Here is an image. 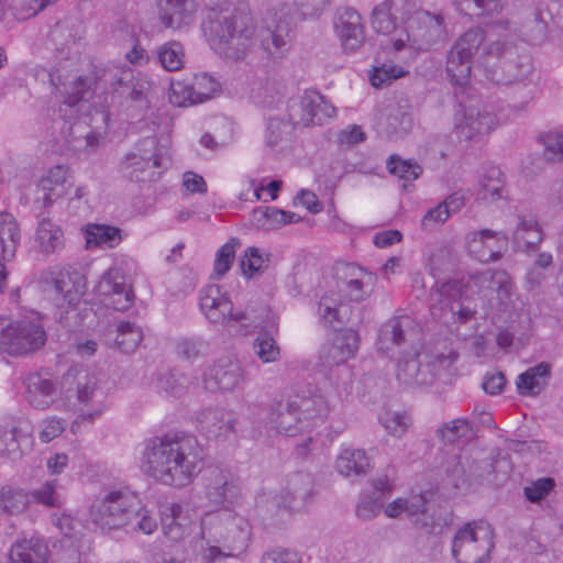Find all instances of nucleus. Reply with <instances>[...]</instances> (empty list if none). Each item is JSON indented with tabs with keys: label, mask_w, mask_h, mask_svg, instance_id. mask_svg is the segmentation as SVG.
<instances>
[{
	"label": "nucleus",
	"mask_w": 563,
	"mask_h": 563,
	"mask_svg": "<svg viewBox=\"0 0 563 563\" xmlns=\"http://www.w3.org/2000/svg\"><path fill=\"white\" fill-rule=\"evenodd\" d=\"M313 492V478L309 473L295 472L287 476L285 486L279 495L272 492H262L256 497V507L272 510L274 508H287L297 510L311 497Z\"/></svg>",
	"instance_id": "obj_11"
},
{
	"label": "nucleus",
	"mask_w": 563,
	"mask_h": 563,
	"mask_svg": "<svg viewBox=\"0 0 563 563\" xmlns=\"http://www.w3.org/2000/svg\"><path fill=\"white\" fill-rule=\"evenodd\" d=\"M129 263L132 261L125 256L115 258L114 264L100 276L96 285V292L109 298L113 309L118 311L128 310L135 300L132 280L124 269Z\"/></svg>",
	"instance_id": "obj_14"
},
{
	"label": "nucleus",
	"mask_w": 563,
	"mask_h": 563,
	"mask_svg": "<svg viewBox=\"0 0 563 563\" xmlns=\"http://www.w3.org/2000/svg\"><path fill=\"white\" fill-rule=\"evenodd\" d=\"M56 487L57 481L51 479L26 492L29 495V504L32 501L46 508H60L64 501L62 496L57 493Z\"/></svg>",
	"instance_id": "obj_51"
},
{
	"label": "nucleus",
	"mask_w": 563,
	"mask_h": 563,
	"mask_svg": "<svg viewBox=\"0 0 563 563\" xmlns=\"http://www.w3.org/2000/svg\"><path fill=\"white\" fill-rule=\"evenodd\" d=\"M190 81L194 92L201 99V103L213 98L221 88L219 80L209 73L195 74Z\"/></svg>",
	"instance_id": "obj_62"
},
{
	"label": "nucleus",
	"mask_w": 563,
	"mask_h": 563,
	"mask_svg": "<svg viewBox=\"0 0 563 563\" xmlns=\"http://www.w3.org/2000/svg\"><path fill=\"white\" fill-rule=\"evenodd\" d=\"M49 549L38 537L18 538L10 548V563H48Z\"/></svg>",
	"instance_id": "obj_31"
},
{
	"label": "nucleus",
	"mask_w": 563,
	"mask_h": 563,
	"mask_svg": "<svg viewBox=\"0 0 563 563\" xmlns=\"http://www.w3.org/2000/svg\"><path fill=\"white\" fill-rule=\"evenodd\" d=\"M292 129L290 122L282 118H269L264 134L266 147L272 151L282 150L284 144L288 142Z\"/></svg>",
	"instance_id": "obj_47"
},
{
	"label": "nucleus",
	"mask_w": 563,
	"mask_h": 563,
	"mask_svg": "<svg viewBox=\"0 0 563 563\" xmlns=\"http://www.w3.org/2000/svg\"><path fill=\"white\" fill-rule=\"evenodd\" d=\"M240 244L238 238H231L217 251L213 263V274L218 278L223 277L230 271L235 260L236 249Z\"/></svg>",
	"instance_id": "obj_55"
},
{
	"label": "nucleus",
	"mask_w": 563,
	"mask_h": 563,
	"mask_svg": "<svg viewBox=\"0 0 563 563\" xmlns=\"http://www.w3.org/2000/svg\"><path fill=\"white\" fill-rule=\"evenodd\" d=\"M349 269L352 277L345 283V292L351 301H362L369 295V286L375 278L361 267L351 265Z\"/></svg>",
	"instance_id": "obj_46"
},
{
	"label": "nucleus",
	"mask_w": 563,
	"mask_h": 563,
	"mask_svg": "<svg viewBox=\"0 0 563 563\" xmlns=\"http://www.w3.org/2000/svg\"><path fill=\"white\" fill-rule=\"evenodd\" d=\"M379 422L389 434L401 438L410 426L411 419L406 412L386 410L379 416Z\"/></svg>",
	"instance_id": "obj_61"
},
{
	"label": "nucleus",
	"mask_w": 563,
	"mask_h": 563,
	"mask_svg": "<svg viewBox=\"0 0 563 563\" xmlns=\"http://www.w3.org/2000/svg\"><path fill=\"white\" fill-rule=\"evenodd\" d=\"M468 464V457L457 453L448 455L444 461L442 467L446 474L449 484L454 488H460L466 483L468 474H471V470L466 467H470Z\"/></svg>",
	"instance_id": "obj_49"
},
{
	"label": "nucleus",
	"mask_w": 563,
	"mask_h": 563,
	"mask_svg": "<svg viewBox=\"0 0 563 563\" xmlns=\"http://www.w3.org/2000/svg\"><path fill=\"white\" fill-rule=\"evenodd\" d=\"M246 379L240 362L233 357L216 361L203 374L202 384L206 390L231 391Z\"/></svg>",
	"instance_id": "obj_22"
},
{
	"label": "nucleus",
	"mask_w": 563,
	"mask_h": 563,
	"mask_svg": "<svg viewBox=\"0 0 563 563\" xmlns=\"http://www.w3.org/2000/svg\"><path fill=\"white\" fill-rule=\"evenodd\" d=\"M140 505L137 495L128 488H112L99 494L91 503L89 515L102 533H111L131 523Z\"/></svg>",
	"instance_id": "obj_6"
},
{
	"label": "nucleus",
	"mask_w": 563,
	"mask_h": 563,
	"mask_svg": "<svg viewBox=\"0 0 563 563\" xmlns=\"http://www.w3.org/2000/svg\"><path fill=\"white\" fill-rule=\"evenodd\" d=\"M20 241L21 233L15 218L10 213H0V294L7 280L4 262L14 257Z\"/></svg>",
	"instance_id": "obj_30"
},
{
	"label": "nucleus",
	"mask_w": 563,
	"mask_h": 563,
	"mask_svg": "<svg viewBox=\"0 0 563 563\" xmlns=\"http://www.w3.org/2000/svg\"><path fill=\"white\" fill-rule=\"evenodd\" d=\"M161 527L164 537L177 543L185 540L192 531L194 520L189 510L178 503L161 507Z\"/></svg>",
	"instance_id": "obj_24"
},
{
	"label": "nucleus",
	"mask_w": 563,
	"mask_h": 563,
	"mask_svg": "<svg viewBox=\"0 0 563 563\" xmlns=\"http://www.w3.org/2000/svg\"><path fill=\"white\" fill-rule=\"evenodd\" d=\"M142 340L143 331L134 322L122 321L118 324L115 343L122 352H134Z\"/></svg>",
	"instance_id": "obj_52"
},
{
	"label": "nucleus",
	"mask_w": 563,
	"mask_h": 563,
	"mask_svg": "<svg viewBox=\"0 0 563 563\" xmlns=\"http://www.w3.org/2000/svg\"><path fill=\"white\" fill-rule=\"evenodd\" d=\"M253 349L263 363H274L280 358V347L268 332H261L256 336Z\"/></svg>",
	"instance_id": "obj_59"
},
{
	"label": "nucleus",
	"mask_w": 563,
	"mask_h": 563,
	"mask_svg": "<svg viewBox=\"0 0 563 563\" xmlns=\"http://www.w3.org/2000/svg\"><path fill=\"white\" fill-rule=\"evenodd\" d=\"M330 412L327 398L316 388L272 401L265 424L278 434L297 437L323 424Z\"/></svg>",
	"instance_id": "obj_3"
},
{
	"label": "nucleus",
	"mask_w": 563,
	"mask_h": 563,
	"mask_svg": "<svg viewBox=\"0 0 563 563\" xmlns=\"http://www.w3.org/2000/svg\"><path fill=\"white\" fill-rule=\"evenodd\" d=\"M196 0H161L158 18L166 29H188L196 20Z\"/></svg>",
	"instance_id": "obj_26"
},
{
	"label": "nucleus",
	"mask_w": 563,
	"mask_h": 563,
	"mask_svg": "<svg viewBox=\"0 0 563 563\" xmlns=\"http://www.w3.org/2000/svg\"><path fill=\"white\" fill-rule=\"evenodd\" d=\"M300 217L291 211L276 207H258L253 211V221L263 230H275L282 225L299 222Z\"/></svg>",
	"instance_id": "obj_42"
},
{
	"label": "nucleus",
	"mask_w": 563,
	"mask_h": 563,
	"mask_svg": "<svg viewBox=\"0 0 563 563\" xmlns=\"http://www.w3.org/2000/svg\"><path fill=\"white\" fill-rule=\"evenodd\" d=\"M49 81L54 87L56 99L60 102L58 109L60 120L68 121L67 114H77L78 104L86 99L92 88V79L87 76L65 78L57 73L49 74Z\"/></svg>",
	"instance_id": "obj_15"
},
{
	"label": "nucleus",
	"mask_w": 563,
	"mask_h": 563,
	"mask_svg": "<svg viewBox=\"0 0 563 563\" xmlns=\"http://www.w3.org/2000/svg\"><path fill=\"white\" fill-rule=\"evenodd\" d=\"M551 377V365L541 362L521 373L516 379L518 393L521 396H537L548 385Z\"/></svg>",
	"instance_id": "obj_40"
},
{
	"label": "nucleus",
	"mask_w": 563,
	"mask_h": 563,
	"mask_svg": "<svg viewBox=\"0 0 563 563\" xmlns=\"http://www.w3.org/2000/svg\"><path fill=\"white\" fill-rule=\"evenodd\" d=\"M372 467V460L364 449L350 444L340 446L335 470L344 477L365 475Z\"/></svg>",
	"instance_id": "obj_32"
},
{
	"label": "nucleus",
	"mask_w": 563,
	"mask_h": 563,
	"mask_svg": "<svg viewBox=\"0 0 563 563\" xmlns=\"http://www.w3.org/2000/svg\"><path fill=\"white\" fill-rule=\"evenodd\" d=\"M544 146V156L550 162L563 161V126L552 129L540 135Z\"/></svg>",
	"instance_id": "obj_58"
},
{
	"label": "nucleus",
	"mask_w": 563,
	"mask_h": 563,
	"mask_svg": "<svg viewBox=\"0 0 563 563\" xmlns=\"http://www.w3.org/2000/svg\"><path fill=\"white\" fill-rule=\"evenodd\" d=\"M29 507V495L22 488L0 487V514L19 515Z\"/></svg>",
	"instance_id": "obj_48"
},
{
	"label": "nucleus",
	"mask_w": 563,
	"mask_h": 563,
	"mask_svg": "<svg viewBox=\"0 0 563 563\" xmlns=\"http://www.w3.org/2000/svg\"><path fill=\"white\" fill-rule=\"evenodd\" d=\"M384 511L388 518L405 515L417 529L427 534H440L448 525L445 518L430 512L422 494L396 498L385 507Z\"/></svg>",
	"instance_id": "obj_13"
},
{
	"label": "nucleus",
	"mask_w": 563,
	"mask_h": 563,
	"mask_svg": "<svg viewBox=\"0 0 563 563\" xmlns=\"http://www.w3.org/2000/svg\"><path fill=\"white\" fill-rule=\"evenodd\" d=\"M85 238L87 249L92 246H107L112 249L118 246L123 239L119 228L98 223H89L86 225Z\"/></svg>",
	"instance_id": "obj_43"
},
{
	"label": "nucleus",
	"mask_w": 563,
	"mask_h": 563,
	"mask_svg": "<svg viewBox=\"0 0 563 563\" xmlns=\"http://www.w3.org/2000/svg\"><path fill=\"white\" fill-rule=\"evenodd\" d=\"M335 30L344 52L355 53L363 45L364 25L360 13L353 8H344L339 12Z\"/></svg>",
	"instance_id": "obj_27"
},
{
	"label": "nucleus",
	"mask_w": 563,
	"mask_h": 563,
	"mask_svg": "<svg viewBox=\"0 0 563 563\" xmlns=\"http://www.w3.org/2000/svg\"><path fill=\"white\" fill-rule=\"evenodd\" d=\"M198 422L201 432L209 439L225 437L234 431L236 422L232 411L223 408L205 409L199 413Z\"/></svg>",
	"instance_id": "obj_33"
},
{
	"label": "nucleus",
	"mask_w": 563,
	"mask_h": 563,
	"mask_svg": "<svg viewBox=\"0 0 563 563\" xmlns=\"http://www.w3.org/2000/svg\"><path fill=\"white\" fill-rule=\"evenodd\" d=\"M200 537L206 541L202 559L216 563L223 558L243 553L251 538V527L246 519L230 510L207 512L201 518Z\"/></svg>",
	"instance_id": "obj_4"
},
{
	"label": "nucleus",
	"mask_w": 563,
	"mask_h": 563,
	"mask_svg": "<svg viewBox=\"0 0 563 563\" xmlns=\"http://www.w3.org/2000/svg\"><path fill=\"white\" fill-rule=\"evenodd\" d=\"M68 121H63L62 132L69 150L74 152H91L99 145V134H96L88 125L86 119L67 114Z\"/></svg>",
	"instance_id": "obj_29"
},
{
	"label": "nucleus",
	"mask_w": 563,
	"mask_h": 563,
	"mask_svg": "<svg viewBox=\"0 0 563 563\" xmlns=\"http://www.w3.org/2000/svg\"><path fill=\"white\" fill-rule=\"evenodd\" d=\"M504 174L500 168L490 166L486 169L481 180L478 197L486 202H496L504 198Z\"/></svg>",
	"instance_id": "obj_45"
},
{
	"label": "nucleus",
	"mask_w": 563,
	"mask_h": 563,
	"mask_svg": "<svg viewBox=\"0 0 563 563\" xmlns=\"http://www.w3.org/2000/svg\"><path fill=\"white\" fill-rule=\"evenodd\" d=\"M470 254L481 263L498 261L508 246V236L504 232L483 229L472 231L466 236Z\"/></svg>",
	"instance_id": "obj_23"
},
{
	"label": "nucleus",
	"mask_w": 563,
	"mask_h": 563,
	"mask_svg": "<svg viewBox=\"0 0 563 563\" xmlns=\"http://www.w3.org/2000/svg\"><path fill=\"white\" fill-rule=\"evenodd\" d=\"M201 29L211 49L219 56L234 62L246 59L257 40L252 22L214 10L208 13Z\"/></svg>",
	"instance_id": "obj_5"
},
{
	"label": "nucleus",
	"mask_w": 563,
	"mask_h": 563,
	"mask_svg": "<svg viewBox=\"0 0 563 563\" xmlns=\"http://www.w3.org/2000/svg\"><path fill=\"white\" fill-rule=\"evenodd\" d=\"M184 47L179 42L170 41L157 49V59L167 71L179 70L184 65Z\"/></svg>",
	"instance_id": "obj_54"
},
{
	"label": "nucleus",
	"mask_w": 563,
	"mask_h": 563,
	"mask_svg": "<svg viewBox=\"0 0 563 563\" xmlns=\"http://www.w3.org/2000/svg\"><path fill=\"white\" fill-rule=\"evenodd\" d=\"M205 459V449L196 437L181 432L166 433L143 442L140 468L155 483L181 489L198 477Z\"/></svg>",
	"instance_id": "obj_2"
},
{
	"label": "nucleus",
	"mask_w": 563,
	"mask_h": 563,
	"mask_svg": "<svg viewBox=\"0 0 563 563\" xmlns=\"http://www.w3.org/2000/svg\"><path fill=\"white\" fill-rule=\"evenodd\" d=\"M418 351L411 346L402 352L397 362L396 376L406 386H421L429 383V372L421 368Z\"/></svg>",
	"instance_id": "obj_37"
},
{
	"label": "nucleus",
	"mask_w": 563,
	"mask_h": 563,
	"mask_svg": "<svg viewBox=\"0 0 563 563\" xmlns=\"http://www.w3.org/2000/svg\"><path fill=\"white\" fill-rule=\"evenodd\" d=\"M24 384L26 399L33 408L46 409L55 401L58 389L56 380L34 373L27 375Z\"/></svg>",
	"instance_id": "obj_34"
},
{
	"label": "nucleus",
	"mask_w": 563,
	"mask_h": 563,
	"mask_svg": "<svg viewBox=\"0 0 563 563\" xmlns=\"http://www.w3.org/2000/svg\"><path fill=\"white\" fill-rule=\"evenodd\" d=\"M408 324L409 319L405 317H394L387 320L378 331L377 351L390 356L395 349L400 347L406 342L405 329Z\"/></svg>",
	"instance_id": "obj_38"
},
{
	"label": "nucleus",
	"mask_w": 563,
	"mask_h": 563,
	"mask_svg": "<svg viewBox=\"0 0 563 563\" xmlns=\"http://www.w3.org/2000/svg\"><path fill=\"white\" fill-rule=\"evenodd\" d=\"M495 548L494 529L483 520H473L455 532L451 553L456 563H488Z\"/></svg>",
	"instance_id": "obj_8"
},
{
	"label": "nucleus",
	"mask_w": 563,
	"mask_h": 563,
	"mask_svg": "<svg viewBox=\"0 0 563 563\" xmlns=\"http://www.w3.org/2000/svg\"><path fill=\"white\" fill-rule=\"evenodd\" d=\"M408 70L405 67L396 65L394 63H384L380 66L374 68L369 79L371 84L376 87H383L389 85L391 81L405 77Z\"/></svg>",
	"instance_id": "obj_60"
},
{
	"label": "nucleus",
	"mask_w": 563,
	"mask_h": 563,
	"mask_svg": "<svg viewBox=\"0 0 563 563\" xmlns=\"http://www.w3.org/2000/svg\"><path fill=\"white\" fill-rule=\"evenodd\" d=\"M168 98L170 103L176 107L201 103V99L194 92V86L190 80L172 81Z\"/></svg>",
	"instance_id": "obj_56"
},
{
	"label": "nucleus",
	"mask_w": 563,
	"mask_h": 563,
	"mask_svg": "<svg viewBox=\"0 0 563 563\" xmlns=\"http://www.w3.org/2000/svg\"><path fill=\"white\" fill-rule=\"evenodd\" d=\"M77 400L82 406L80 413L71 424V432L77 433L84 422L92 423L104 410L106 391L99 378L92 374L80 375L77 384Z\"/></svg>",
	"instance_id": "obj_16"
},
{
	"label": "nucleus",
	"mask_w": 563,
	"mask_h": 563,
	"mask_svg": "<svg viewBox=\"0 0 563 563\" xmlns=\"http://www.w3.org/2000/svg\"><path fill=\"white\" fill-rule=\"evenodd\" d=\"M360 336L353 329L338 331L329 345L323 346L320 358L324 365H340L356 355Z\"/></svg>",
	"instance_id": "obj_25"
},
{
	"label": "nucleus",
	"mask_w": 563,
	"mask_h": 563,
	"mask_svg": "<svg viewBox=\"0 0 563 563\" xmlns=\"http://www.w3.org/2000/svg\"><path fill=\"white\" fill-rule=\"evenodd\" d=\"M48 290H53L56 300H63L69 307L76 306L85 294L86 277L78 271L51 268L43 275Z\"/></svg>",
	"instance_id": "obj_18"
},
{
	"label": "nucleus",
	"mask_w": 563,
	"mask_h": 563,
	"mask_svg": "<svg viewBox=\"0 0 563 563\" xmlns=\"http://www.w3.org/2000/svg\"><path fill=\"white\" fill-rule=\"evenodd\" d=\"M153 389L158 394L172 397H180L188 388V378L175 371L159 373L152 382Z\"/></svg>",
	"instance_id": "obj_44"
},
{
	"label": "nucleus",
	"mask_w": 563,
	"mask_h": 563,
	"mask_svg": "<svg viewBox=\"0 0 563 563\" xmlns=\"http://www.w3.org/2000/svg\"><path fill=\"white\" fill-rule=\"evenodd\" d=\"M497 123V117L486 108H466L460 104L454 113V131L457 137L464 141L488 134Z\"/></svg>",
	"instance_id": "obj_19"
},
{
	"label": "nucleus",
	"mask_w": 563,
	"mask_h": 563,
	"mask_svg": "<svg viewBox=\"0 0 563 563\" xmlns=\"http://www.w3.org/2000/svg\"><path fill=\"white\" fill-rule=\"evenodd\" d=\"M478 278L482 282H489L490 288L496 289L500 301H505L510 298L512 290V283L509 276L504 271H488L482 273Z\"/></svg>",
	"instance_id": "obj_63"
},
{
	"label": "nucleus",
	"mask_w": 563,
	"mask_h": 563,
	"mask_svg": "<svg viewBox=\"0 0 563 563\" xmlns=\"http://www.w3.org/2000/svg\"><path fill=\"white\" fill-rule=\"evenodd\" d=\"M471 433V422L465 418H457L445 422L437 431L438 437L449 444H453L462 438H468Z\"/></svg>",
	"instance_id": "obj_57"
},
{
	"label": "nucleus",
	"mask_w": 563,
	"mask_h": 563,
	"mask_svg": "<svg viewBox=\"0 0 563 563\" xmlns=\"http://www.w3.org/2000/svg\"><path fill=\"white\" fill-rule=\"evenodd\" d=\"M352 313L351 306L344 303L336 292H329L321 297L318 303V316L320 321L333 329L345 324Z\"/></svg>",
	"instance_id": "obj_36"
},
{
	"label": "nucleus",
	"mask_w": 563,
	"mask_h": 563,
	"mask_svg": "<svg viewBox=\"0 0 563 563\" xmlns=\"http://www.w3.org/2000/svg\"><path fill=\"white\" fill-rule=\"evenodd\" d=\"M443 16L417 10L408 18V24L400 37L394 40V52H405L408 59H415L419 52L428 51L445 33Z\"/></svg>",
	"instance_id": "obj_7"
},
{
	"label": "nucleus",
	"mask_w": 563,
	"mask_h": 563,
	"mask_svg": "<svg viewBox=\"0 0 563 563\" xmlns=\"http://www.w3.org/2000/svg\"><path fill=\"white\" fill-rule=\"evenodd\" d=\"M410 14L405 3L384 0L373 8L371 25L376 33L389 36V44L394 51V40L400 37L401 31L408 24Z\"/></svg>",
	"instance_id": "obj_17"
},
{
	"label": "nucleus",
	"mask_w": 563,
	"mask_h": 563,
	"mask_svg": "<svg viewBox=\"0 0 563 563\" xmlns=\"http://www.w3.org/2000/svg\"><path fill=\"white\" fill-rule=\"evenodd\" d=\"M162 150L154 136L140 140L128 152L119 164L123 177L132 181L145 183L158 179L161 173L156 170L162 166Z\"/></svg>",
	"instance_id": "obj_9"
},
{
	"label": "nucleus",
	"mask_w": 563,
	"mask_h": 563,
	"mask_svg": "<svg viewBox=\"0 0 563 563\" xmlns=\"http://www.w3.org/2000/svg\"><path fill=\"white\" fill-rule=\"evenodd\" d=\"M46 333L41 323L32 320L13 321L0 317V351L9 354H26L41 349Z\"/></svg>",
	"instance_id": "obj_10"
},
{
	"label": "nucleus",
	"mask_w": 563,
	"mask_h": 563,
	"mask_svg": "<svg viewBox=\"0 0 563 563\" xmlns=\"http://www.w3.org/2000/svg\"><path fill=\"white\" fill-rule=\"evenodd\" d=\"M200 309L212 323H225L234 321L249 331L257 324V318L246 310L234 311L227 292L219 285H208L200 291Z\"/></svg>",
	"instance_id": "obj_12"
},
{
	"label": "nucleus",
	"mask_w": 563,
	"mask_h": 563,
	"mask_svg": "<svg viewBox=\"0 0 563 563\" xmlns=\"http://www.w3.org/2000/svg\"><path fill=\"white\" fill-rule=\"evenodd\" d=\"M113 85L115 91L135 102L140 109L148 108V93L152 89V81L146 76L135 77L131 68H122L119 75L114 76Z\"/></svg>",
	"instance_id": "obj_28"
},
{
	"label": "nucleus",
	"mask_w": 563,
	"mask_h": 563,
	"mask_svg": "<svg viewBox=\"0 0 563 563\" xmlns=\"http://www.w3.org/2000/svg\"><path fill=\"white\" fill-rule=\"evenodd\" d=\"M240 496L239 478L229 470L212 467L205 476V497L211 505H232Z\"/></svg>",
	"instance_id": "obj_20"
},
{
	"label": "nucleus",
	"mask_w": 563,
	"mask_h": 563,
	"mask_svg": "<svg viewBox=\"0 0 563 563\" xmlns=\"http://www.w3.org/2000/svg\"><path fill=\"white\" fill-rule=\"evenodd\" d=\"M292 29L287 18L279 19L273 29L268 27L260 37V46L268 66H278L292 46Z\"/></svg>",
	"instance_id": "obj_21"
},
{
	"label": "nucleus",
	"mask_w": 563,
	"mask_h": 563,
	"mask_svg": "<svg viewBox=\"0 0 563 563\" xmlns=\"http://www.w3.org/2000/svg\"><path fill=\"white\" fill-rule=\"evenodd\" d=\"M301 117L303 125H321L325 119L332 118L335 108L329 104L322 95L314 90L305 91L300 100Z\"/></svg>",
	"instance_id": "obj_35"
},
{
	"label": "nucleus",
	"mask_w": 563,
	"mask_h": 563,
	"mask_svg": "<svg viewBox=\"0 0 563 563\" xmlns=\"http://www.w3.org/2000/svg\"><path fill=\"white\" fill-rule=\"evenodd\" d=\"M388 172L397 176L399 179L407 181H413L422 174V167L415 159H402L400 156L393 154L387 159ZM404 189L407 190V185H402Z\"/></svg>",
	"instance_id": "obj_50"
},
{
	"label": "nucleus",
	"mask_w": 563,
	"mask_h": 563,
	"mask_svg": "<svg viewBox=\"0 0 563 563\" xmlns=\"http://www.w3.org/2000/svg\"><path fill=\"white\" fill-rule=\"evenodd\" d=\"M19 428L12 421L0 423V455L15 460L21 456Z\"/></svg>",
	"instance_id": "obj_53"
},
{
	"label": "nucleus",
	"mask_w": 563,
	"mask_h": 563,
	"mask_svg": "<svg viewBox=\"0 0 563 563\" xmlns=\"http://www.w3.org/2000/svg\"><path fill=\"white\" fill-rule=\"evenodd\" d=\"M515 244L526 252L537 251L544 239L538 220L532 216H518V222L512 233Z\"/></svg>",
	"instance_id": "obj_41"
},
{
	"label": "nucleus",
	"mask_w": 563,
	"mask_h": 563,
	"mask_svg": "<svg viewBox=\"0 0 563 563\" xmlns=\"http://www.w3.org/2000/svg\"><path fill=\"white\" fill-rule=\"evenodd\" d=\"M35 242L41 253L56 254L65 247V234L59 224L49 218H43L35 231Z\"/></svg>",
	"instance_id": "obj_39"
},
{
	"label": "nucleus",
	"mask_w": 563,
	"mask_h": 563,
	"mask_svg": "<svg viewBox=\"0 0 563 563\" xmlns=\"http://www.w3.org/2000/svg\"><path fill=\"white\" fill-rule=\"evenodd\" d=\"M488 32L486 45V33L482 27L467 30L454 42L446 56V74L452 84L463 87L470 82L476 54L478 65L487 69V77L497 85H508L528 76L531 70L529 56H520L517 65L510 59L519 37L517 27L500 20L490 24Z\"/></svg>",
	"instance_id": "obj_1"
},
{
	"label": "nucleus",
	"mask_w": 563,
	"mask_h": 563,
	"mask_svg": "<svg viewBox=\"0 0 563 563\" xmlns=\"http://www.w3.org/2000/svg\"><path fill=\"white\" fill-rule=\"evenodd\" d=\"M412 122L411 113L398 107L387 117V132L397 136L407 134L412 128Z\"/></svg>",
	"instance_id": "obj_64"
}]
</instances>
